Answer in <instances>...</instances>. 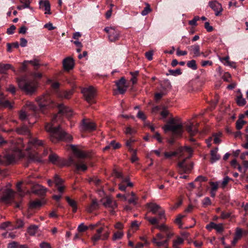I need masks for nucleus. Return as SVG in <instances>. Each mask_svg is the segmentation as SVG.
<instances>
[{
    "mask_svg": "<svg viewBox=\"0 0 248 248\" xmlns=\"http://www.w3.org/2000/svg\"><path fill=\"white\" fill-rule=\"evenodd\" d=\"M173 235V233L171 232H168L167 233V239L163 241H158L157 239L154 237L152 242L154 244H155L158 247L163 246L166 244H168L169 239Z\"/></svg>",
    "mask_w": 248,
    "mask_h": 248,
    "instance_id": "obj_18",
    "label": "nucleus"
},
{
    "mask_svg": "<svg viewBox=\"0 0 248 248\" xmlns=\"http://www.w3.org/2000/svg\"><path fill=\"white\" fill-rule=\"evenodd\" d=\"M237 103L240 106H244L246 104V101L241 96H238L237 98Z\"/></svg>",
    "mask_w": 248,
    "mask_h": 248,
    "instance_id": "obj_43",
    "label": "nucleus"
},
{
    "mask_svg": "<svg viewBox=\"0 0 248 248\" xmlns=\"http://www.w3.org/2000/svg\"><path fill=\"white\" fill-rule=\"evenodd\" d=\"M23 147V145L21 144V146L18 145L13 147L11 153H8L3 156L6 161V164L9 165L15 161L16 159L20 158L24 156V154L22 152L21 148Z\"/></svg>",
    "mask_w": 248,
    "mask_h": 248,
    "instance_id": "obj_3",
    "label": "nucleus"
},
{
    "mask_svg": "<svg viewBox=\"0 0 248 248\" xmlns=\"http://www.w3.org/2000/svg\"><path fill=\"white\" fill-rule=\"evenodd\" d=\"M210 185L211 186V190H212V191H216V190H217V188H218V183L217 182H211L210 183Z\"/></svg>",
    "mask_w": 248,
    "mask_h": 248,
    "instance_id": "obj_53",
    "label": "nucleus"
},
{
    "mask_svg": "<svg viewBox=\"0 0 248 248\" xmlns=\"http://www.w3.org/2000/svg\"><path fill=\"white\" fill-rule=\"evenodd\" d=\"M72 148L74 152V154L78 157L77 159L82 160L81 159L86 156V155L83 151L77 149L74 145H72Z\"/></svg>",
    "mask_w": 248,
    "mask_h": 248,
    "instance_id": "obj_23",
    "label": "nucleus"
},
{
    "mask_svg": "<svg viewBox=\"0 0 248 248\" xmlns=\"http://www.w3.org/2000/svg\"><path fill=\"white\" fill-rule=\"evenodd\" d=\"M187 66L188 67L194 70H195L197 69L196 61L194 60L188 61L187 62Z\"/></svg>",
    "mask_w": 248,
    "mask_h": 248,
    "instance_id": "obj_35",
    "label": "nucleus"
},
{
    "mask_svg": "<svg viewBox=\"0 0 248 248\" xmlns=\"http://www.w3.org/2000/svg\"><path fill=\"white\" fill-rule=\"evenodd\" d=\"M199 124L197 123L195 124L193 123H189L186 126V131L188 132L191 137L195 135L198 132L197 127Z\"/></svg>",
    "mask_w": 248,
    "mask_h": 248,
    "instance_id": "obj_13",
    "label": "nucleus"
},
{
    "mask_svg": "<svg viewBox=\"0 0 248 248\" xmlns=\"http://www.w3.org/2000/svg\"><path fill=\"white\" fill-rule=\"evenodd\" d=\"M192 167H193L192 163L190 164L189 165H186V166H185L182 169L179 170V171L181 173H187L190 171V170L192 169Z\"/></svg>",
    "mask_w": 248,
    "mask_h": 248,
    "instance_id": "obj_31",
    "label": "nucleus"
},
{
    "mask_svg": "<svg viewBox=\"0 0 248 248\" xmlns=\"http://www.w3.org/2000/svg\"><path fill=\"white\" fill-rule=\"evenodd\" d=\"M103 204L106 207H109L112 209L111 213L112 214H114V209L117 207V203L110 196H107L105 198V201L103 202Z\"/></svg>",
    "mask_w": 248,
    "mask_h": 248,
    "instance_id": "obj_10",
    "label": "nucleus"
},
{
    "mask_svg": "<svg viewBox=\"0 0 248 248\" xmlns=\"http://www.w3.org/2000/svg\"><path fill=\"white\" fill-rule=\"evenodd\" d=\"M202 203L204 206L209 205L211 204V200L209 197H205L203 199Z\"/></svg>",
    "mask_w": 248,
    "mask_h": 248,
    "instance_id": "obj_55",
    "label": "nucleus"
},
{
    "mask_svg": "<svg viewBox=\"0 0 248 248\" xmlns=\"http://www.w3.org/2000/svg\"><path fill=\"white\" fill-rule=\"evenodd\" d=\"M246 123V121L241 120V118H239L238 120L236 121V127L237 129L240 130L243 127L244 124Z\"/></svg>",
    "mask_w": 248,
    "mask_h": 248,
    "instance_id": "obj_37",
    "label": "nucleus"
},
{
    "mask_svg": "<svg viewBox=\"0 0 248 248\" xmlns=\"http://www.w3.org/2000/svg\"><path fill=\"white\" fill-rule=\"evenodd\" d=\"M153 51H149L145 53V56L146 58L149 61H151L153 59Z\"/></svg>",
    "mask_w": 248,
    "mask_h": 248,
    "instance_id": "obj_62",
    "label": "nucleus"
},
{
    "mask_svg": "<svg viewBox=\"0 0 248 248\" xmlns=\"http://www.w3.org/2000/svg\"><path fill=\"white\" fill-rule=\"evenodd\" d=\"M42 202L40 201H33L30 203V208H36L41 206Z\"/></svg>",
    "mask_w": 248,
    "mask_h": 248,
    "instance_id": "obj_39",
    "label": "nucleus"
},
{
    "mask_svg": "<svg viewBox=\"0 0 248 248\" xmlns=\"http://www.w3.org/2000/svg\"><path fill=\"white\" fill-rule=\"evenodd\" d=\"M123 236H124V233L123 232H121V231L117 232L113 234V235L112 237V240L116 241L117 240H120L122 238Z\"/></svg>",
    "mask_w": 248,
    "mask_h": 248,
    "instance_id": "obj_34",
    "label": "nucleus"
},
{
    "mask_svg": "<svg viewBox=\"0 0 248 248\" xmlns=\"http://www.w3.org/2000/svg\"><path fill=\"white\" fill-rule=\"evenodd\" d=\"M213 65V62L211 61H203L201 62V65L205 67L207 65L211 66Z\"/></svg>",
    "mask_w": 248,
    "mask_h": 248,
    "instance_id": "obj_59",
    "label": "nucleus"
},
{
    "mask_svg": "<svg viewBox=\"0 0 248 248\" xmlns=\"http://www.w3.org/2000/svg\"><path fill=\"white\" fill-rule=\"evenodd\" d=\"M209 6L215 12L216 16H219L223 10L221 4L217 1H210Z\"/></svg>",
    "mask_w": 248,
    "mask_h": 248,
    "instance_id": "obj_11",
    "label": "nucleus"
},
{
    "mask_svg": "<svg viewBox=\"0 0 248 248\" xmlns=\"http://www.w3.org/2000/svg\"><path fill=\"white\" fill-rule=\"evenodd\" d=\"M98 206V202L96 200H93L92 203L87 207V211L89 213L92 212L93 210L97 208Z\"/></svg>",
    "mask_w": 248,
    "mask_h": 248,
    "instance_id": "obj_28",
    "label": "nucleus"
},
{
    "mask_svg": "<svg viewBox=\"0 0 248 248\" xmlns=\"http://www.w3.org/2000/svg\"><path fill=\"white\" fill-rule=\"evenodd\" d=\"M191 54L193 55L194 57H197L201 55L200 47L199 45L195 44L187 47Z\"/></svg>",
    "mask_w": 248,
    "mask_h": 248,
    "instance_id": "obj_15",
    "label": "nucleus"
},
{
    "mask_svg": "<svg viewBox=\"0 0 248 248\" xmlns=\"http://www.w3.org/2000/svg\"><path fill=\"white\" fill-rule=\"evenodd\" d=\"M151 11V9L150 8L149 4H147L146 6L142 11L141 14L142 16H144L147 15Z\"/></svg>",
    "mask_w": 248,
    "mask_h": 248,
    "instance_id": "obj_44",
    "label": "nucleus"
},
{
    "mask_svg": "<svg viewBox=\"0 0 248 248\" xmlns=\"http://www.w3.org/2000/svg\"><path fill=\"white\" fill-rule=\"evenodd\" d=\"M169 74H166L167 76H168L169 75H171L174 76H176L178 75H180L182 74V72L180 68H178L175 70H169Z\"/></svg>",
    "mask_w": 248,
    "mask_h": 248,
    "instance_id": "obj_38",
    "label": "nucleus"
},
{
    "mask_svg": "<svg viewBox=\"0 0 248 248\" xmlns=\"http://www.w3.org/2000/svg\"><path fill=\"white\" fill-rule=\"evenodd\" d=\"M14 192L11 189H6L3 193L0 200L5 203H9L13 198Z\"/></svg>",
    "mask_w": 248,
    "mask_h": 248,
    "instance_id": "obj_12",
    "label": "nucleus"
},
{
    "mask_svg": "<svg viewBox=\"0 0 248 248\" xmlns=\"http://www.w3.org/2000/svg\"><path fill=\"white\" fill-rule=\"evenodd\" d=\"M22 184V182H19L16 185V188L20 195L22 196L24 195L23 192L21 188V186Z\"/></svg>",
    "mask_w": 248,
    "mask_h": 248,
    "instance_id": "obj_54",
    "label": "nucleus"
},
{
    "mask_svg": "<svg viewBox=\"0 0 248 248\" xmlns=\"http://www.w3.org/2000/svg\"><path fill=\"white\" fill-rule=\"evenodd\" d=\"M73 165L77 170H81L85 171L87 169V166L84 163L83 161L80 159L76 160L72 157H70L68 161L67 165Z\"/></svg>",
    "mask_w": 248,
    "mask_h": 248,
    "instance_id": "obj_8",
    "label": "nucleus"
},
{
    "mask_svg": "<svg viewBox=\"0 0 248 248\" xmlns=\"http://www.w3.org/2000/svg\"><path fill=\"white\" fill-rule=\"evenodd\" d=\"M165 131H170L176 135H181L183 133V125L181 123H176L173 118H170L163 127Z\"/></svg>",
    "mask_w": 248,
    "mask_h": 248,
    "instance_id": "obj_4",
    "label": "nucleus"
},
{
    "mask_svg": "<svg viewBox=\"0 0 248 248\" xmlns=\"http://www.w3.org/2000/svg\"><path fill=\"white\" fill-rule=\"evenodd\" d=\"M184 239L180 237H177L176 239L173 240V245L175 246H179L182 244L184 242Z\"/></svg>",
    "mask_w": 248,
    "mask_h": 248,
    "instance_id": "obj_46",
    "label": "nucleus"
},
{
    "mask_svg": "<svg viewBox=\"0 0 248 248\" xmlns=\"http://www.w3.org/2000/svg\"><path fill=\"white\" fill-rule=\"evenodd\" d=\"M109 234V231H106L103 227H101L96 230V233L91 237V240L94 245L100 240H106L108 239Z\"/></svg>",
    "mask_w": 248,
    "mask_h": 248,
    "instance_id": "obj_5",
    "label": "nucleus"
},
{
    "mask_svg": "<svg viewBox=\"0 0 248 248\" xmlns=\"http://www.w3.org/2000/svg\"><path fill=\"white\" fill-rule=\"evenodd\" d=\"M5 237L7 238H11L12 239H14L16 237V235L14 232H6L3 234Z\"/></svg>",
    "mask_w": 248,
    "mask_h": 248,
    "instance_id": "obj_58",
    "label": "nucleus"
},
{
    "mask_svg": "<svg viewBox=\"0 0 248 248\" xmlns=\"http://www.w3.org/2000/svg\"><path fill=\"white\" fill-rule=\"evenodd\" d=\"M243 231L241 228H237L235 230V236L232 242V244L233 246L235 245L238 240L240 239L242 236Z\"/></svg>",
    "mask_w": 248,
    "mask_h": 248,
    "instance_id": "obj_21",
    "label": "nucleus"
},
{
    "mask_svg": "<svg viewBox=\"0 0 248 248\" xmlns=\"http://www.w3.org/2000/svg\"><path fill=\"white\" fill-rule=\"evenodd\" d=\"M207 180V179L206 177L203 176L202 175H200L195 179V181L202 182L206 181Z\"/></svg>",
    "mask_w": 248,
    "mask_h": 248,
    "instance_id": "obj_61",
    "label": "nucleus"
},
{
    "mask_svg": "<svg viewBox=\"0 0 248 248\" xmlns=\"http://www.w3.org/2000/svg\"><path fill=\"white\" fill-rule=\"evenodd\" d=\"M66 200L69 205L72 208V211L74 213L77 212V205L75 201L70 199L69 197H66Z\"/></svg>",
    "mask_w": 248,
    "mask_h": 248,
    "instance_id": "obj_27",
    "label": "nucleus"
},
{
    "mask_svg": "<svg viewBox=\"0 0 248 248\" xmlns=\"http://www.w3.org/2000/svg\"><path fill=\"white\" fill-rule=\"evenodd\" d=\"M38 227L35 225H30L27 229V232L30 235L34 236L37 232Z\"/></svg>",
    "mask_w": 248,
    "mask_h": 248,
    "instance_id": "obj_25",
    "label": "nucleus"
},
{
    "mask_svg": "<svg viewBox=\"0 0 248 248\" xmlns=\"http://www.w3.org/2000/svg\"><path fill=\"white\" fill-rule=\"evenodd\" d=\"M199 17L196 16L194 18L189 21V24L192 26H196L197 25V21L199 20Z\"/></svg>",
    "mask_w": 248,
    "mask_h": 248,
    "instance_id": "obj_57",
    "label": "nucleus"
},
{
    "mask_svg": "<svg viewBox=\"0 0 248 248\" xmlns=\"http://www.w3.org/2000/svg\"><path fill=\"white\" fill-rule=\"evenodd\" d=\"M40 247L41 248H51L50 245L45 242H42L40 244Z\"/></svg>",
    "mask_w": 248,
    "mask_h": 248,
    "instance_id": "obj_64",
    "label": "nucleus"
},
{
    "mask_svg": "<svg viewBox=\"0 0 248 248\" xmlns=\"http://www.w3.org/2000/svg\"><path fill=\"white\" fill-rule=\"evenodd\" d=\"M28 63L31 64L33 67L34 70H37L40 66L39 61L37 59H33L32 60L28 61Z\"/></svg>",
    "mask_w": 248,
    "mask_h": 248,
    "instance_id": "obj_30",
    "label": "nucleus"
},
{
    "mask_svg": "<svg viewBox=\"0 0 248 248\" xmlns=\"http://www.w3.org/2000/svg\"><path fill=\"white\" fill-rule=\"evenodd\" d=\"M145 219L147 220L150 224L152 225H154L157 226V224L159 223V220H160L159 218L157 219L156 217H145Z\"/></svg>",
    "mask_w": 248,
    "mask_h": 248,
    "instance_id": "obj_32",
    "label": "nucleus"
},
{
    "mask_svg": "<svg viewBox=\"0 0 248 248\" xmlns=\"http://www.w3.org/2000/svg\"><path fill=\"white\" fill-rule=\"evenodd\" d=\"M54 182L55 183L56 186H58L62 185L63 180L61 178H59L57 175H55L54 176Z\"/></svg>",
    "mask_w": 248,
    "mask_h": 248,
    "instance_id": "obj_45",
    "label": "nucleus"
},
{
    "mask_svg": "<svg viewBox=\"0 0 248 248\" xmlns=\"http://www.w3.org/2000/svg\"><path fill=\"white\" fill-rule=\"evenodd\" d=\"M104 31L108 34V38L110 42H115L119 39L120 32L113 27H107Z\"/></svg>",
    "mask_w": 248,
    "mask_h": 248,
    "instance_id": "obj_9",
    "label": "nucleus"
},
{
    "mask_svg": "<svg viewBox=\"0 0 248 248\" xmlns=\"http://www.w3.org/2000/svg\"><path fill=\"white\" fill-rule=\"evenodd\" d=\"M147 207L150 209V211L154 214H158L159 219L165 218V211L161 209V207L155 203H148Z\"/></svg>",
    "mask_w": 248,
    "mask_h": 248,
    "instance_id": "obj_6",
    "label": "nucleus"
},
{
    "mask_svg": "<svg viewBox=\"0 0 248 248\" xmlns=\"http://www.w3.org/2000/svg\"><path fill=\"white\" fill-rule=\"evenodd\" d=\"M63 66L64 69L69 70L72 69L74 66V62L72 58L68 57L63 61Z\"/></svg>",
    "mask_w": 248,
    "mask_h": 248,
    "instance_id": "obj_16",
    "label": "nucleus"
},
{
    "mask_svg": "<svg viewBox=\"0 0 248 248\" xmlns=\"http://www.w3.org/2000/svg\"><path fill=\"white\" fill-rule=\"evenodd\" d=\"M49 160L52 163L56 165L60 164V158L55 154L51 153L49 155Z\"/></svg>",
    "mask_w": 248,
    "mask_h": 248,
    "instance_id": "obj_26",
    "label": "nucleus"
},
{
    "mask_svg": "<svg viewBox=\"0 0 248 248\" xmlns=\"http://www.w3.org/2000/svg\"><path fill=\"white\" fill-rule=\"evenodd\" d=\"M0 106L10 108H12V105L8 100L1 99H0Z\"/></svg>",
    "mask_w": 248,
    "mask_h": 248,
    "instance_id": "obj_33",
    "label": "nucleus"
},
{
    "mask_svg": "<svg viewBox=\"0 0 248 248\" xmlns=\"http://www.w3.org/2000/svg\"><path fill=\"white\" fill-rule=\"evenodd\" d=\"M218 148H216L215 149L211 151V162L212 163H213L219 160L220 158V155L217 154Z\"/></svg>",
    "mask_w": 248,
    "mask_h": 248,
    "instance_id": "obj_22",
    "label": "nucleus"
},
{
    "mask_svg": "<svg viewBox=\"0 0 248 248\" xmlns=\"http://www.w3.org/2000/svg\"><path fill=\"white\" fill-rule=\"evenodd\" d=\"M125 83V79L124 77L121 78L120 80L116 82L117 87L124 86Z\"/></svg>",
    "mask_w": 248,
    "mask_h": 248,
    "instance_id": "obj_50",
    "label": "nucleus"
},
{
    "mask_svg": "<svg viewBox=\"0 0 248 248\" xmlns=\"http://www.w3.org/2000/svg\"><path fill=\"white\" fill-rule=\"evenodd\" d=\"M217 232H221L224 230V228L222 224H216L215 229Z\"/></svg>",
    "mask_w": 248,
    "mask_h": 248,
    "instance_id": "obj_51",
    "label": "nucleus"
},
{
    "mask_svg": "<svg viewBox=\"0 0 248 248\" xmlns=\"http://www.w3.org/2000/svg\"><path fill=\"white\" fill-rule=\"evenodd\" d=\"M179 153V151L176 152H173L171 153H169V152H165L164 153V155L166 158H170L171 156H175L177 155H178Z\"/></svg>",
    "mask_w": 248,
    "mask_h": 248,
    "instance_id": "obj_49",
    "label": "nucleus"
},
{
    "mask_svg": "<svg viewBox=\"0 0 248 248\" xmlns=\"http://www.w3.org/2000/svg\"><path fill=\"white\" fill-rule=\"evenodd\" d=\"M232 180L231 178H230L229 177H228V176H225L224 178H223V180L222 182V183H221V186L222 187V188H224L226 187V186L227 185L229 181L230 180Z\"/></svg>",
    "mask_w": 248,
    "mask_h": 248,
    "instance_id": "obj_48",
    "label": "nucleus"
},
{
    "mask_svg": "<svg viewBox=\"0 0 248 248\" xmlns=\"http://www.w3.org/2000/svg\"><path fill=\"white\" fill-rule=\"evenodd\" d=\"M231 216V213L229 212H222L221 213V218L222 219H226Z\"/></svg>",
    "mask_w": 248,
    "mask_h": 248,
    "instance_id": "obj_60",
    "label": "nucleus"
},
{
    "mask_svg": "<svg viewBox=\"0 0 248 248\" xmlns=\"http://www.w3.org/2000/svg\"><path fill=\"white\" fill-rule=\"evenodd\" d=\"M19 246L18 243L14 241L9 244L8 248H18Z\"/></svg>",
    "mask_w": 248,
    "mask_h": 248,
    "instance_id": "obj_63",
    "label": "nucleus"
},
{
    "mask_svg": "<svg viewBox=\"0 0 248 248\" xmlns=\"http://www.w3.org/2000/svg\"><path fill=\"white\" fill-rule=\"evenodd\" d=\"M82 125L85 130L93 131L95 129V125L93 123L85 120L82 121Z\"/></svg>",
    "mask_w": 248,
    "mask_h": 248,
    "instance_id": "obj_20",
    "label": "nucleus"
},
{
    "mask_svg": "<svg viewBox=\"0 0 248 248\" xmlns=\"http://www.w3.org/2000/svg\"><path fill=\"white\" fill-rule=\"evenodd\" d=\"M155 228L161 231H164L165 232H167L169 230V228L164 224H161L160 225L157 224V226H156Z\"/></svg>",
    "mask_w": 248,
    "mask_h": 248,
    "instance_id": "obj_47",
    "label": "nucleus"
},
{
    "mask_svg": "<svg viewBox=\"0 0 248 248\" xmlns=\"http://www.w3.org/2000/svg\"><path fill=\"white\" fill-rule=\"evenodd\" d=\"M24 223L23 220L18 219H17L15 223V225L14 226L15 229H19L22 228L24 226Z\"/></svg>",
    "mask_w": 248,
    "mask_h": 248,
    "instance_id": "obj_40",
    "label": "nucleus"
},
{
    "mask_svg": "<svg viewBox=\"0 0 248 248\" xmlns=\"http://www.w3.org/2000/svg\"><path fill=\"white\" fill-rule=\"evenodd\" d=\"M29 157L30 160L37 162H42V159L39 157L38 153H31L30 154Z\"/></svg>",
    "mask_w": 248,
    "mask_h": 248,
    "instance_id": "obj_29",
    "label": "nucleus"
},
{
    "mask_svg": "<svg viewBox=\"0 0 248 248\" xmlns=\"http://www.w3.org/2000/svg\"><path fill=\"white\" fill-rule=\"evenodd\" d=\"M17 81L20 89L28 94L31 95L36 90L37 83L34 80L23 77L17 79Z\"/></svg>",
    "mask_w": 248,
    "mask_h": 248,
    "instance_id": "obj_2",
    "label": "nucleus"
},
{
    "mask_svg": "<svg viewBox=\"0 0 248 248\" xmlns=\"http://www.w3.org/2000/svg\"><path fill=\"white\" fill-rule=\"evenodd\" d=\"M110 147H112L114 149H118L120 147V144L119 143H116L115 140H112L109 144Z\"/></svg>",
    "mask_w": 248,
    "mask_h": 248,
    "instance_id": "obj_52",
    "label": "nucleus"
},
{
    "mask_svg": "<svg viewBox=\"0 0 248 248\" xmlns=\"http://www.w3.org/2000/svg\"><path fill=\"white\" fill-rule=\"evenodd\" d=\"M73 92L72 91H64L62 93L61 96L66 99H69L70 98Z\"/></svg>",
    "mask_w": 248,
    "mask_h": 248,
    "instance_id": "obj_41",
    "label": "nucleus"
},
{
    "mask_svg": "<svg viewBox=\"0 0 248 248\" xmlns=\"http://www.w3.org/2000/svg\"><path fill=\"white\" fill-rule=\"evenodd\" d=\"M135 132L136 131L130 127H127L125 131L126 134L132 135L135 133Z\"/></svg>",
    "mask_w": 248,
    "mask_h": 248,
    "instance_id": "obj_56",
    "label": "nucleus"
},
{
    "mask_svg": "<svg viewBox=\"0 0 248 248\" xmlns=\"http://www.w3.org/2000/svg\"><path fill=\"white\" fill-rule=\"evenodd\" d=\"M36 101L43 111L45 108H53L57 106L59 112L55 115L51 123L47 124L45 126L46 130L49 133V138L53 142H57L60 140L70 141L73 138L71 135L63 131L60 125L54 127L53 124L57 121L58 118L61 116H65L67 118L70 117L73 115V112L71 108L64 106L63 104L57 105L50 98L49 94L45 93L38 97Z\"/></svg>",
    "mask_w": 248,
    "mask_h": 248,
    "instance_id": "obj_1",
    "label": "nucleus"
},
{
    "mask_svg": "<svg viewBox=\"0 0 248 248\" xmlns=\"http://www.w3.org/2000/svg\"><path fill=\"white\" fill-rule=\"evenodd\" d=\"M40 8H44L46 14H50V4L48 0H40L39 2Z\"/></svg>",
    "mask_w": 248,
    "mask_h": 248,
    "instance_id": "obj_17",
    "label": "nucleus"
},
{
    "mask_svg": "<svg viewBox=\"0 0 248 248\" xmlns=\"http://www.w3.org/2000/svg\"><path fill=\"white\" fill-rule=\"evenodd\" d=\"M12 68V65L10 64H0V72L4 73L6 70Z\"/></svg>",
    "mask_w": 248,
    "mask_h": 248,
    "instance_id": "obj_36",
    "label": "nucleus"
},
{
    "mask_svg": "<svg viewBox=\"0 0 248 248\" xmlns=\"http://www.w3.org/2000/svg\"><path fill=\"white\" fill-rule=\"evenodd\" d=\"M32 190L33 193L41 195L45 194L46 192V189L42 186L38 184L33 186Z\"/></svg>",
    "mask_w": 248,
    "mask_h": 248,
    "instance_id": "obj_19",
    "label": "nucleus"
},
{
    "mask_svg": "<svg viewBox=\"0 0 248 248\" xmlns=\"http://www.w3.org/2000/svg\"><path fill=\"white\" fill-rule=\"evenodd\" d=\"M29 145L28 147L26 148V150L29 151L31 149V146H33L35 147H37L39 146H42L44 145L43 141L42 140H40L37 138H32L31 139L28 141Z\"/></svg>",
    "mask_w": 248,
    "mask_h": 248,
    "instance_id": "obj_14",
    "label": "nucleus"
},
{
    "mask_svg": "<svg viewBox=\"0 0 248 248\" xmlns=\"http://www.w3.org/2000/svg\"><path fill=\"white\" fill-rule=\"evenodd\" d=\"M16 132L19 134L30 135V131L27 126L25 125L17 127L16 129Z\"/></svg>",
    "mask_w": 248,
    "mask_h": 248,
    "instance_id": "obj_24",
    "label": "nucleus"
},
{
    "mask_svg": "<svg viewBox=\"0 0 248 248\" xmlns=\"http://www.w3.org/2000/svg\"><path fill=\"white\" fill-rule=\"evenodd\" d=\"M89 226H86L83 223H81L78 227V230L79 232H84L88 230Z\"/></svg>",
    "mask_w": 248,
    "mask_h": 248,
    "instance_id": "obj_42",
    "label": "nucleus"
},
{
    "mask_svg": "<svg viewBox=\"0 0 248 248\" xmlns=\"http://www.w3.org/2000/svg\"><path fill=\"white\" fill-rule=\"evenodd\" d=\"M81 93L88 102L92 103L93 102V100L95 96V91L93 87L90 86L83 88Z\"/></svg>",
    "mask_w": 248,
    "mask_h": 248,
    "instance_id": "obj_7",
    "label": "nucleus"
}]
</instances>
